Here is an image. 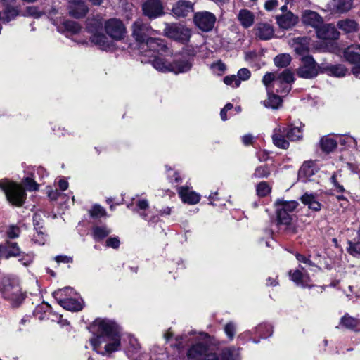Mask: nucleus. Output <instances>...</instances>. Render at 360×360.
Masks as SVG:
<instances>
[{
    "label": "nucleus",
    "instance_id": "16",
    "mask_svg": "<svg viewBox=\"0 0 360 360\" xmlns=\"http://www.w3.org/2000/svg\"><path fill=\"white\" fill-rule=\"evenodd\" d=\"M143 14L150 19H155L163 13V6L160 0H146L142 6Z\"/></svg>",
    "mask_w": 360,
    "mask_h": 360
},
{
    "label": "nucleus",
    "instance_id": "24",
    "mask_svg": "<svg viewBox=\"0 0 360 360\" xmlns=\"http://www.w3.org/2000/svg\"><path fill=\"white\" fill-rule=\"evenodd\" d=\"M353 7V0H331L328 4V9L334 13H345Z\"/></svg>",
    "mask_w": 360,
    "mask_h": 360
},
{
    "label": "nucleus",
    "instance_id": "20",
    "mask_svg": "<svg viewBox=\"0 0 360 360\" xmlns=\"http://www.w3.org/2000/svg\"><path fill=\"white\" fill-rule=\"evenodd\" d=\"M194 3L188 0H179L172 6V14L176 18H185L194 11Z\"/></svg>",
    "mask_w": 360,
    "mask_h": 360
},
{
    "label": "nucleus",
    "instance_id": "30",
    "mask_svg": "<svg viewBox=\"0 0 360 360\" xmlns=\"http://www.w3.org/2000/svg\"><path fill=\"white\" fill-rule=\"evenodd\" d=\"M321 72L330 76L342 77L346 75L347 69L342 65H327L321 68Z\"/></svg>",
    "mask_w": 360,
    "mask_h": 360
},
{
    "label": "nucleus",
    "instance_id": "53",
    "mask_svg": "<svg viewBox=\"0 0 360 360\" xmlns=\"http://www.w3.org/2000/svg\"><path fill=\"white\" fill-rule=\"evenodd\" d=\"M347 250L352 255L359 257H360V240L356 243L349 241Z\"/></svg>",
    "mask_w": 360,
    "mask_h": 360
},
{
    "label": "nucleus",
    "instance_id": "43",
    "mask_svg": "<svg viewBox=\"0 0 360 360\" xmlns=\"http://www.w3.org/2000/svg\"><path fill=\"white\" fill-rule=\"evenodd\" d=\"M39 217V216L38 214H34L33 217L34 225L35 226V229L37 230V235L34 236L32 240L34 243H37L39 245H44L45 243V240H46V238H45L42 231L40 230L38 231V228L37 227L38 226L39 229L41 228V226H39L40 224H39V221H37Z\"/></svg>",
    "mask_w": 360,
    "mask_h": 360
},
{
    "label": "nucleus",
    "instance_id": "37",
    "mask_svg": "<svg viewBox=\"0 0 360 360\" xmlns=\"http://www.w3.org/2000/svg\"><path fill=\"white\" fill-rule=\"evenodd\" d=\"M111 233L110 229H109L107 226H95L92 229V235L94 239L99 242L102 240L104 238L108 236Z\"/></svg>",
    "mask_w": 360,
    "mask_h": 360
},
{
    "label": "nucleus",
    "instance_id": "32",
    "mask_svg": "<svg viewBox=\"0 0 360 360\" xmlns=\"http://www.w3.org/2000/svg\"><path fill=\"white\" fill-rule=\"evenodd\" d=\"M89 8L85 2L69 5V14L75 18L84 17L88 13Z\"/></svg>",
    "mask_w": 360,
    "mask_h": 360
},
{
    "label": "nucleus",
    "instance_id": "45",
    "mask_svg": "<svg viewBox=\"0 0 360 360\" xmlns=\"http://www.w3.org/2000/svg\"><path fill=\"white\" fill-rule=\"evenodd\" d=\"M281 98L274 94H269L268 99L264 101L266 107L271 108L274 109L278 108L281 104Z\"/></svg>",
    "mask_w": 360,
    "mask_h": 360
},
{
    "label": "nucleus",
    "instance_id": "31",
    "mask_svg": "<svg viewBox=\"0 0 360 360\" xmlns=\"http://www.w3.org/2000/svg\"><path fill=\"white\" fill-rule=\"evenodd\" d=\"M345 58L351 63L360 62V45H352L344 51Z\"/></svg>",
    "mask_w": 360,
    "mask_h": 360
},
{
    "label": "nucleus",
    "instance_id": "22",
    "mask_svg": "<svg viewBox=\"0 0 360 360\" xmlns=\"http://www.w3.org/2000/svg\"><path fill=\"white\" fill-rule=\"evenodd\" d=\"M318 38L321 39H337L340 36V32L337 30L333 24H324L321 25L316 30Z\"/></svg>",
    "mask_w": 360,
    "mask_h": 360
},
{
    "label": "nucleus",
    "instance_id": "64",
    "mask_svg": "<svg viewBox=\"0 0 360 360\" xmlns=\"http://www.w3.org/2000/svg\"><path fill=\"white\" fill-rule=\"evenodd\" d=\"M254 137L252 135L248 134H245L242 137V141L244 145L248 146L252 143Z\"/></svg>",
    "mask_w": 360,
    "mask_h": 360
},
{
    "label": "nucleus",
    "instance_id": "28",
    "mask_svg": "<svg viewBox=\"0 0 360 360\" xmlns=\"http://www.w3.org/2000/svg\"><path fill=\"white\" fill-rule=\"evenodd\" d=\"M337 27L345 34L357 32L359 28V23L356 20L350 18L339 20L337 23Z\"/></svg>",
    "mask_w": 360,
    "mask_h": 360
},
{
    "label": "nucleus",
    "instance_id": "8",
    "mask_svg": "<svg viewBox=\"0 0 360 360\" xmlns=\"http://www.w3.org/2000/svg\"><path fill=\"white\" fill-rule=\"evenodd\" d=\"M277 214V219L279 224L290 225L292 221V213L297 208L298 202L295 200H284L278 199L275 202Z\"/></svg>",
    "mask_w": 360,
    "mask_h": 360
},
{
    "label": "nucleus",
    "instance_id": "57",
    "mask_svg": "<svg viewBox=\"0 0 360 360\" xmlns=\"http://www.w3.org/2000/svg\"><path fill=\"white\" fill-rule=\"evenodd\" d=\"M224 332L230 340H232L236 333V325L233 322L226 323L224 326Z\"/></svg>",
    "mask_w": 360,
    "mask_h": 360
},
{
    "label": "nucleus",
    "instance_id": "11",
    "mask_svg": "<svg viewBox=\"0 0 360 360\" xmlns=\"http://www.w3.org/2000/svg\"><path fill=\"white\" fill-rule=\"evenodd\" d=\"M155 30L149 23L144 22L141 19H137L131 25V35L141 49L146 41L154 34Z\"/></svg>",
    "mask_w": 360,
    "mask_h": 360
},
{
    "label": "nucleus",
    "instance_id": "63",
    "mask_svg": "<svg viewBox=\"0 0 360 360\" xmlns=\"http://www.w3.org/2000/svg\"><path fill=\"white\" fill-rule=\"evenodd\" d=\"M278 6L277 0H268L264 5L265 8L267 11H272Z\"/></svg>",
    "mask_w": 360,
    "mask_h": 360
},
{
    "label": "nucleus",
    "instance_id": "49",
    "mask_svg": "<svg viewBox=\"0 0 360 360\" xmlns=\"http://www.w3.org/2000/svg\"><path fill=\"white\" fill-rule=\"evenodd\" d=\"M270 174V169L267 165L257 167L253 174L255 178H267Z\"/></svg>",
    "mask_w": 360,
    "mask_h": 360
},
{
    "label": "nucleus",
    "instance_id": "44",
    "mask_svg": "<svg viewBox=\"0 0 360 360\" xmlns=\"http://www.w3.org/2000/svg\"><path fill=\"white\" fill-rule=\"evenodd\" d=\"M291 61V56L288 53H282L276 56L274 62L276 66L278 68L287 67Z\"/></svg>",
    "mask_w": 360,
    "mask_h": 360
},
{
    "label": "nucleus",
    "instance_id": "54",
    "mask_svg": "<svg viewBox=\"0 0 360 360\" xmlns=\"http://www.w3.org/2000/svg\"><path fill=\"white\" fill-rule=\"evenodd\" d=\"M23 183L28 191H37L39 188V184L36 183L32 176L25 177L23 180Z\"/></svg>",
    "mask_w": 360,
    "mask_h": 360
},
{
    "label": "nucleus",
    "instance_id": "4",
    "mask_svg": "<svg viewBox=\"0 0 360 360\" xmlns=\"http://www.w3.org/2000/svg\"><path fill=\"white\" fill-rule=\"evenodd\" d=\"M0 292L13 307H19L24 301L25 295L22 292L18 281L10 276H4L0 279Z\"/></svg>",
    "mask_w": 360,
    "mask_h": 360
},
{
    "label": "nucleus",
    "instance_id": "62",
    "mask_svg": "<svg viewBox=\"0 0 360 360\" xmlns=\"http://www.w3.org/2000/svg\"><path fill=\"white\" fill-rule=\"evenodd\" d=\"M33 254H27L23 255L22 258L20 259V261L23 264V265L28 266L33 262Z\"/></svg>",
    "mask_w": 360,
    "mask_h": 360
},
{
    "label": "nucleus",
    "instance_id": "9",
    "mask_svg": "<svg viewBox=\"0 0 360 360\" xmlns=\"http://www.w3.org/2000/svg\"><path fill=\"white\" fill-rule=\"evenodd\" d=\"M65 292H68L70 295H76L74 289L70 287H65L54 291L53 296L57 300L58 303L65 309L72 311H80L82 309V302L76 300L74 297H63V293Z\"/></svg>",
    "mask_w": 360,
    "mask_h": 360
},
{
    "label": "nucleus",
    "instance_id": "17",
    "mask_svg": "<svg viewBox=\"0 0 360 360\" xmlns=\"http://www.w3.org/2000/svg\"><path fill=\"white\" fill-rule=\"evenodd\" d=\"M307 269L302 266H300L299 269L295 270H290L288 273L289 276L292 281H293L297 285L307 288L310 287V278L307 273Z\"/></svg>",
    "mask_w": 360,
    "mask_h": 360
},
{
    "label": "nucleus",
    "instance_id": "39",
    "mask_svg": "<svg viewBox=\"0 0 360 360\" xmlns=\"http://www.w3.org/2000/svg\"><path fill=\"white\" fill-rule=\"evenodd\" d=\"M20 249L16 243L6 242L4 247V257L8 259L11 257L20 255Z\"/></svg>",
    "mask_w": 360,
    "mask_h": 360
},
{
    "label": "nucleus",
    "instance_id": "41",
    "mask_svg": "<svg viewBox=\"0 0 360 360\" xmlns=\"http://www.w3.org/2000/svg\"><path fill=\"white\" fill-rule=\"evenodd\" d=\"M286 137L292 141L300 140L302 138V131L300 127L290 125L287 128Z\"/></svg>",
    "mask_w": 360,
    "mask_h": 360
},
{
    "label": "nucleus",
    "instance_id": "15",
    "mask_svg": "<svg viewBox=\"0 0 360 360\" xmlns=\"http://www.w3.org/2000/svg\"><path fill=\"white\" fill-rule=\"evenodd\" d=\"M194 22L201 30L209 32L214 27L216 17L208 11L198 12L194 15Z\"/></svg>",
    "mask_w": 360,
    "mask_h": 360
},
{
    "label": "nucleus",
    "instance_id": "14",
    "mask_svg": "<svg viewBox=\"0 0 360 360\" xmlns=\"http://www.w3.org/2000/svg\"><path fill=\"white\" fill-rule=\"evenodd\" d=\"M106 33L114 40L122 39L126 34V27L123 22L118 19L112 18L105 23Z\"/></svg>",
    "mask_w": 360,
    "mask_h": 360
},
{
    "label": "nucleus",
    "instance_id": "19",
    "mask_svg": "<svg viewBox=\"0 0 360 360\" xmlns=\"http://www.w3.org/2000/svg\"><path fill=\"white\" fill-rule=\"evenodd\" d=\"M139 215L145 220L149 222H156L158 217L153 209L149 208L148 202L145 199L139 200L136 202V208L135 210Z\"/></svg>",
    "mask_w": 360,
    "mask_h": 360
},
{
    "label": "nucleus",
    "instance_id": "23",
    "mask_svg": "<svg viewBox=\"0 0 360 360\" xmlns=\"http://www.w3.org/2000/svg\"><path fill=\"white\" fill-rule=\"evenodd\" d=\"M178 193L184 202L190 205L198 203L200 199V195L187 186L179 187Z\"/></svg>",
    "mask_w": 360,
    "mask_h": 360
},
{
    "label": "nucleus",
    "instance_id": "36",
    "mask_svg": "<svg viewBox=\"0 0 360 360\" xmlns=\"http://www.w3.org/2000/svg\"><path fill=\"white\" fill-rule=\"evenodd\" d=\"M238 19L244 27L248 28L254 23L255 16L249 10L242 9L239 11Z\"/></svg>",
    "mask_w": 360,
    "mask_h": 360
},
{
    "label": "nucleus",
    "instance_id": "35",
    "mask_svg": "<svg viewBox=\"0 0 360 360\" xmlns=\"http://www.w3.org/2000/svg\"><path fill=\"white\" fill-rule=\"evenodd\" d=\"M321 148L326 153L333 151L338 146L337 136L335 138L330 136H325L320 141Z\"/></svg>",
    "mask_w": 360,
    "mask_h": 360
},
{
    "label": "nucleus",
    "instance_id": "47",
    "mask_svg": "<svg viewBox=\"0 0 360 360\" xmlns=\"http://www.w3.org/2000/svg\"><path fill=\"white\" fill-rule=\"evenodd\" d=\"M256 333L259 334L262 338H266L273 333L272 326L270 324L264 323L259 325L256 328Z\"/></svg>",
    "mask_w": 360,
    "mask_h": 360
},
{
    "label": "nucleus",
    "instance_id": "61",
    "mask_svg": "<svg viewBox=\"0 0 360 360\" xmlns=\"http://www.w3.org/2000/svg\"><path fill=\"white\" fill-rule=\"evenodd\" d=\"M296 258L300 262L306 265V267H309V268L316 267V266L314 265V264L309 259L307 258L304 255H302L300 254H297Z\"/></svg>",
    "mask_w": 360,
    "mask_h": 360
},
{
    "label": "nucleus",
    "instance_id": "42",
    "mask_svg": "<svg viewBox=\"0 0 360 360\" xmlns=\"http://www.w3.org/2000/svg\"><path fill=\"white\" fill-rule=\"evenodd\" d=\"M342 175L340 172H335L330 177V182L333 185L334 191L338 193H343L345 192V188L343 185L342 184Z\"/></svg>",
    "mask_w": 360,
    "mask_h": 360
},
{
    "label": "nucleus",
    "instance_id": "29",
    "mask_svg": "<svg viewBox=\"0 0 360 360\" xmlns=\"http://www.w3.org/2000/svg\"><path fill=\"white\" fill-rule=\"evenodd\" d=\"M339 326L351 330L359 331L360 330V319H355L346 314L341 318L340 324L336 328Z\"/></svg>",
    "mask_w": 360,
    "mask_h": 360
},
{
    "label": "nucleus",
    "instance_id": "3",
    "mask_svg": "<svg viewBox=\"0 0 360 360\" xmlns=\"http://www.w3.org/2000/svg\"><path fill=\"white\" fill-rule=\"evenodd\" d=\"M153 66L159 72H171L177 75L188 72L193 66V63L191 58L187 56H173L171 52L169 57H158L153 60Z\"/></svg>",
    "mask_w": 360,
    "mask_h": 360
},
{
    "label": "nucleus",
    "instance_id": "7",
    "mask_svg": "<svg viewBox=\"0 0 360 360\" xmlns=\"http://www.w3.org/2000/svg\"><path fill=\"white\" fill-rule=\"evenodd\" d=\"M0 189L4 192L8 201L12 205L19 207L25 202L27 194L20 184L1 179Z\"/></svg>",
    "mask_w": 360,
    "mask_h": 360
},
{
    "label": "nucleus",
    "instance_id": "21",
    "mask_svg": "<svg viewBox=\"0 0 360 360\" xmlns=\"http://www.w3.org/2000/svg\"><path fill=\"white\" fill-rule=\"evenodd\" d=\"M301 20L303 24L314 28L316 30L323 25V18L316 11L304 10L302 12Z\"/></svg>",
    "mask_w": 360,
    "mask_h": 360
},
{
    "label": "nucleus",
    "instance_id": "5",
    "mask_svg": "<svg viewBox=\"0 0 360 360\" xmlns=\"http://www.w3.org/2000/svg\"><path fill=\"white\" fill-rule=\"evenodd\" d=\"M294 81V74L290 70H285L281 74L267 72L262 79L263 84L267 89L270 84L276 89L277 93L288 94L291 89V83Z\"/></svg>",
    "mask_w": 360,
    "mask_h": 360
},
{
    "label": "nucleus",
    "instance_id": "55",
    "mask_svg": "<svg viewBox=\"0 0 360 360\" xmlns=\"http://www.w3.org/2000/svg\"><path fill=\"white\" fill-rule=\"evenodd\" d=\"M20 234V229L18 226L11 225L6 231V236L9 238H16Z\"/></svg>",
    "mask_w": 360,
    "mask_h": 360
},
{
    "label": "nucleus",
    "instance_id": "58",
    "mask_svg": "<svg viewBox=\"0 0 360 360\" xmlns=\"http://www.w3.org/2000/svg\"><path fill=\"white\" fill-rule=\"evenodd\" d=\"M250 71L248 68H241L238 70L237 75H236L238 79L241 81H245L248 79L250 77Z\"/></svg>",
    "mask_w": 360,
    "mask_h": 360
},
{
    "label": "nucleus",
    "instance_id": "51",
    "mask_svg": "<svg viewBox=\"0 0 360 360\" xmlns=\"http://www.w3.org/2000/svg\"><path fill=\"white\" fill-rule=\"evenodd\" d=\"M271 191V188L266 181H261L257 186V194L259 197L266 196Z\"/></svg>",
    "mask_w": 360,
    "mask_h": 360
},
{
    "label": "nucleus",
    "instance_id": "56",
    "mask_svg": "<svg viewBox=\"0 0 360 360\" xmlns=\"http://www.w3.org/2000/svg\"><path fill=\"white\" fill-rule=\"evenodd\" d=\"M224 82L226 85L233 87H238L240 84V79L236 75H229L224 78Z\"/></svg>",
    "mask_w": 360,
    "mask_h": 360
},
{
    "label": "nucleus",
    "instance_id": "34",
    "mask_svg": "<svg viewBox=\"0 0 360 360\" xmlns=\"http://www.w3.org/2000/svg\"><path fill=\"white\" fill-rule=\"evenodd\" d=\"M301 201L303 204L307 205L310 210L314 211L321 210V204L319 202L317 196L314 194L305 193L301 197Z\"/></svg>",
    "mask_w": 360,
    "mask_h": 360
},
{
    "label": "nucleus",
    "instance_id": "40",
    "mask_svg": "<svg viewBox=\"0 0 360 360\" xmlns=\"http://www.w3.org/2000/svg\"><path fill=\"white\" fill-rule=\"evenodd\" d=\"M127 338L129 342V346L127 348V354L131 357L139 352L140 349V345L138 342L137 339L131 335H128Z\"/></svg>",
    "mask_w": 360,
    "mask_h": 360
},
{
    "label": "nucleus",
    "instance_id": "12",
    "mask_svg": "<svg viewBox=\"0 0 360 360\" xmlns=\"http://www.w3.org/2000/svg\"><path fill=\"white\" fill-rule=\"evenodd\" d=\"M164 32L167 37L183 44L187 43L191 37V30L181 25L167 23Z\"/></svg>",
    "mask_w": 360,
    "mask_h": 360
},
{
    "label": "nucleus",
    "instance_id": "6",
    "mask_svg": "<svg viewBox=\"0 0 360 360\" xmlns=\"http://www.w3.org/2000/svg\"><path fill=\"white\" fill-rule=\"evenodd\" d=\"M140 53L146 57L150 58L148 60L153 64V60L158 57H169L171 55V49L167 46L165 42L160 38L150 37L147 39L146 44L141 49Z\"/></svg>",
    "mask_w": 360,
    "mask_h": 360
},
{
    "label": "nucleus",
    "instance_id": "26",
    "mask_svg": "<svg viewBox=\"0 0 360 360\" xmlns=\"http://www.w3.org/2000/svg\"><path fill=\"white\" fill-rule=\"evenodd\" d=\"M310 39L307 37L293 38L290 41L291 46L299 55H303L309 51Z\"/></svg>",
    "mask_w": 360,
    "mask_h": 360
},
{
    "label": "nucleus",
    "instance_id": "2",
    "mask_svg": "<svg viewBox=\"0 0 360 360\" xmlns=\"http://www.w3.org/2000/svg\"><path fill=\"white\" fill-rule=\"evenodd\" d=\"M207 333H200L195 338L197 342L187 352V356L191 359L197 360H239L240 354L238 349L229 347L223 349L221 359L215 353H207Z\"/></svg>",
    "mask_w": 360,
    "mask_h": 360
},
{
    "label": "nucleus",
    "instance_id": "60",
    "mask_svg": "<svg viewBox=\"0 0 360 360\" xmlns=\"http://www.w3.org/2000/svg\"><path fill=\"white\" fill-rule=\"evenodd\" d=\"M189 340H190V339H188V337L186 335L177 337L176 338V343L175 346L179 349H181L185 347L186 342H188Z\"/></svg>",
    "mask_w": 360,
    "mask_h": 360
},
{
    "label": "nucleus",
    "instance_id": "50",
    "mask_svg": "<svg viewBox=\"0 0 360 360\" xmlns=\"http://www.w3.org/2000/svg\"><path fill=\"white\" fill-rule=\"evenodd\" d=\"M44 13V11H40L37 6H32L26 8L24 15L25 16H30L34 18H39Z\"/></svg>",
    "mask_w": 360,
    "mask_h": 360
},
{
    "label": "nucleus",
    "instance_id": "52",
    "mask_svg": "<svg viewBox=\"0 0 360 360\" xmlns=\"http://www.w3.org/2000/svg\"><path fill=\"white\" fill-rule=\"evenodd\" d=\"M91 217L94 218H101L106 215L105 210L99 205H94L89 210Z\"/></svg>",
    "mask_w": 360,
    "mask_h": 360
},
{
    "label": "nucleus",
    "instance_id": "18",
    "mask_svg": "<svg viewBox=\"0 0 360 360\" xmlns=\"http://www.w3.org/2000/svg\"><path fill=\"white\" fill-rule=\"evenodd\" d=\"M287 127L278 124L274 128L272 134L273 143L278 148L281 149H287L289 148V141L285 139Z\"/></svg>",
    "mask_w": 360,
    "mask_h": 360
},
{
    "label": "nucleus",
    "instance_id": "48",
    "mask_svg": "<svg viewBox=\"0 0 360 360\" xmlns=\"http://www.w3.org/2000/svg\"><path fill=\"white\" fill-rule=\"evenodd\" d=\"M64 29L72 34H76L79 32L81 27L79 25L72 20H65L63 22Z\"/></svg>",
    "mask_w": 360,
    "mask_h": 360
},
{
    "label": "nucleus",
    "instance_id": "1",
    "mask_svg": "<svg viewBox=\"0 0 360 360\" xmlns=\"http://www.w3.org/2000/svg\"><path fill=\"white\" fill-rule=\"evenodd\" d=\"M92 328L96 335L90 340L93 349L103 356L117 351L120 347V335L113 322L98 319Z\"/></svg>",
    "mask_w": 360,
    "mask_h": 360
},
{
    "label": "nucleus",
    "instance_id": "13",
    "mask_svg": "<svg viewBox=\"0 0 360 360\" xmlns=\"http://www.w3.org/2000/svg\"><path fill=\"white\" fill-rule=\"evenodd\" d=\"M319 68L311 56H303L301 59V65L297 70V75L304 79H312L319 74Z\"/></svg>",
    "mask_w": 360,
    "mask_h": 360
},
{
    "label": "nucleus",
    "instance_id": "10",
    "mask_svg": "<svg viewBox=\"0 0 360 360\" xmlns=\"http://www.w3.org/2000/svg\"><path fill=\"white\" fill-rule=\"evenodd\" d=\"M88 32L91 34L90 39L92 43L98 46L102 50H110L112 47V42L109 41L107 37L100 32L101 25L98 20H91L87 24Z\"/></svg>",
    "mask_w": 360,
    "mask_h": 360
},
{
    "label": "nucleus",
    "instance_id": "38",
    "mask_svg": "<svg viewBox=\"0 0 360 360\" xmlns=\"http://www.w3.org/2000/svg\"><path fill=\"white\" fill-rule=\"evenodd\" d=\"M315 173V169L312 162H304L299 170V177L303 181L307 180Z\"/></svg>",
    "mask_w": 360,
    "mask_h": 360
},
{
    "label": "nucleus",
    "instance_id": "33",
    "mask_svg": "<svg viewBox=\"0 0 360 360\" xmlns=\"http://www.w3.org/2000/svg\"><path fill=\"white\" fill-rule=\"evenodd\" d=\"M255 34L263 40H267L274 35V29L270 24L259 23L256 28Z\"/></svg>",
    "mask_w": 360,
    "mask_h": 360
},
{
    "label": "nucleus",
    "instance_id": "46",
    "mask_svg": "<svg viewBox=\"0 0 360 360\" xmlns=\"http://www.w3.org/2000/svg\"><path fill=\"white\" fill-rule=\"evenodd\" d=\"M338 143L340 145L348 146L351 148H356L357 146V141L351 136H336Z\"/></svg>",
    "mask_w": 360,
    "mask_h": 360
},
{
    "label": "nucleus",
    "instance_id": "59",
    "mask_svg": "<svg viewBox=\"0 0 360 360\" xmlns=\"http://www.w3.org/2000/svg\"><path fill=\"white\" fill-rule=\"evenodd\" d=\"M120 245V241L118 237H110L105 241V245L108 248L117 249Z\"/></svg>",
    "mask_w": 360,
    "mask_h": 360
},
{
    "label": "nucleus",
    "instance_id": "25",
    "mask_svg": "<svg viewBox=\"0 0 360 360\" xmlns=\"http://www.w3.org/2000/svg\"><path fill=\"white\" fill-rule=\"evenodd\" d=\"M4 6V15L0 13V20L8 22L18 15V11L15 7V0H2Z\"/></svg>",
    "mask_w": 360,
    "mask_h": 360
},
{
    "label": "nucleus",
    "instance_id": "27",
    "mask_svg": "<svg viewBox=\"0 0 360 360\" xmlns=\"http://www.w3.org/2000/svg\"><path fill=\"white\" fill-rule=\"evenodd\" d=\"M276 21L281 28L288 30L297 24L298 18L292 12L288 11L283 15H278Z\"/></svg>",
    "mask_w": 360,
    "mask_h": 360
}]
</instances>
